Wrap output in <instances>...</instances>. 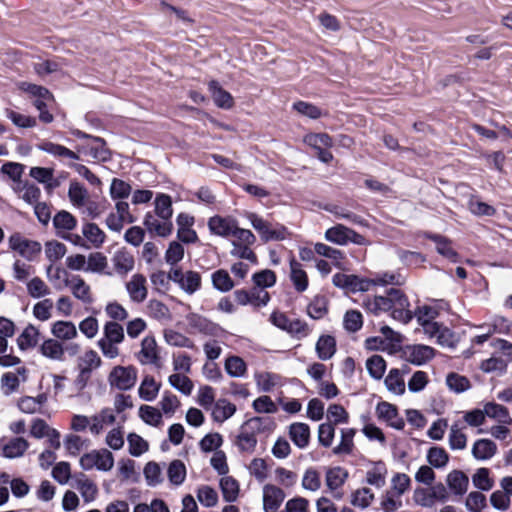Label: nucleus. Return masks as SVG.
I'll list each match as a JSON object with an SVG mask.
<instances>
[{
  "label": "nucleus",
  "instance_id": "obj_1",
  "mask_svg": "<svg viewBox=\"0 0 512 512\" xmlns=\"http://www.w3.org/2000/svg\"><path fill=\"white\" fill-rule=\"evenodd\" d=\"M137 381V370L133 366H115L108 375L111 388L120 391L130 390Z\"/></svg>",
  "mask_w": 512,
  "mask_h": 512
},
{
  "label": "nucleus",
  "instance_id": "obj_2",
  "mask_svg": "<svg viewBox=\"0 0 512 512\" xmlns=\"http://www.w3.org/2000/svg\"><path fill=\"white\" fill-rule=\"evenodd\" d=\"M79 462L84 470L96 468L100 471H110L114 466V457L107 449L92 450L81 456Z\"/></svg>",
  "mask_w": 512,
  "mask_h": 512
},
{
  "label": "nucleus",
  "instance_id": "obj_3",
  "mask_svg": "<svg viewBox=\"0 0 512 512\" xmlns=\"http://www.w3.org/2000/svg\"><path fill=\"white\" fill-rule=\"evenodd\" d=\"M248 219L252 227L260 234L262 240L265 242L284 240L289 236L286 227L278 225L273 228L267 221L254 213L248 214Z\"/></svg>",
  "mask_w": 512,
  "mask_h": 512
},
{
  "label": "nucleus",
  "instance_id": "obj_4",
  "mask_svg": "<svg viewBox=\"0 0 512 512\" xmlns=\"http://www.w3.org/2000/svg\"><path fill=\"white\" fill-rule=\"evenodd\" d=\"M325 239L331 243L344 246L349 242L357 245H366L367 241L361 234L342 225L337 224L325 232Z\"/></svg>",
  "mask_w": 512,
  "mask_h": 512
},
{
  "label": "nucleus",
  "instance_id": "obj_5",
  "mask_svg": "<svg viewBox=\"0 0 512 512\" xmlns=\"http://www.w3.org/2000/svg\"><path fill=\"white\" fill-rule=\"evenodd\" d=\"M111 263L112 275L115 274L123 278L135 269L136 259L128 248L120 247L112 254Z\"/></svg>",
  "mask_w": 512,
  "mask_h": 512
},
{
  "label": "nucleus",
  "instance_id": "obj_6",
  "mask_svg": "<svg viewBox=\"0 0 512 512\" xmlns=\"http://www.w3.org/2000/svg\"><path fill=\"white\" fill-rule=\"evenodd\" d=\"M389 301L391 316L404 324L411 321L413 312L409 309V301L407 297L397 289L389 291Z\"/></svg>",
  "mask_w": 512,
  "mask_h": 512
},
{
  "label": "nucleus",
  "instance_id": "obj_7",
  "mask_svg": "<svg viewBox=\"0 0 512 512\" xmlns=\"http://www.w3.org/2000/svg\"><path fill=\"white\" fill-rule=\"evenodd\" d=\"M64 286L68 287L72 296L84 305L94 302L92 288L82 276L75 274L71 278H65Z\"/></svg>",
  "mask_w": 512,
  "mask_h": 512
},
{
  "label": "nucleus",
  "instance_id": "obj_8",
  "mask_svg": "<svg viewBox=\"0 0 512 512\" xmlns=\"http://www.w3.org/2000/svg\"><path fill=\"white\" fill-rule=\"evenodd\" d=\"M170 279L187 294L195 293L201 285V276L195 271L183 272L180 268L170 269Z\"/></svg>",
  "mask_w": 512,
  "mask_h": 512
},
{
  "label": "nucleus",
  "instance_id": "obj_9",
  "mask_svg": "<svg viewBox=\"0 0 512 512\" xmlns=\"http://www.w3.org/2000/svg\"><path fill=\"white\" fill-rule=\"evenodd\" d=\"M8 245L12 251L19 253L22 257L27 259H32L41 251L39 242L27 239L18 232L9 236Z\"/></svg>",
  "mask_w": 512,
  "mask_h": 512
},
{
  "label": "nucleus",
  "instance_id": "obj_10",
  "mask_svg": "<svg viewBox=\"0 0 512 512\" xmlns=\"http://www.w3.org/2000/svg\"><path fill=\"white\" fill-rule=\"evenodd\" d=\"M333 284L348 292H365L372 287V281L368 278H360L354 274L336 273L332 278Z\"/></svg>",
  "mask_w": 512,
  "mask_h": 512
},
{
  "label": "nucleus",
  "instance_id": "obj_11",
  "mask_svg": "<svg viewBox=\"0 0 512 512\" xmlns=\"http://www.w3.org/2000/svg\"><path fill=\"white\" fill-rule=\"evenodd\" d=\"M439 311L432 306H420L417 308L413 316L416 317L418 324L422 327L423 332L430 338L437 332L438 322L435 319L438 317Z\"/></svg>",
  "mask_w": 512,
  "mask_h": 512
},
{
  "label": "nucleus",
  "instance_id": "obj_12",
  "mask_svg": "<svg viewBox=\"0 0 512 512\" xmlns=\"http://www.w3.org/2000/svg\"><path fill=\"white\" fill-rule=\"evenodd\" d=\"M125 290L133 303H142L148 296L147 280L143 274L135 273L125 283Z\"/></svg>",
  "mask_w": 512,
  "mask_h": 512
},
{
  "label": "nucleus",
  "instance_id": "obj_13",
  "mask_svg": "<svg viewBox=\"0 0 512 512\" xmlns=\"http://www.w3.org/2000/svg\"><path fill=\"white\" fill-rule=\"evenodd\" d=\"M159 358V349L155 337L152 335L145 336L137 353L138 361L143 365H154L157 364Z\"/></svg>",
  "mask_w": 512,
  "mask_h": 512
},
{
  "label": "nucleus",
  "instance_id": "obj_14",
  "mask_svg": "<svg viewBox=\"0 0 512 512\" xmlns=\"http://www.w3.org/2000/svg\"><path fill=\"white\" fill-rule=\"evenodd\" d=\"M376 414L379 419L385 421L389 426L401 430L405 423L399 416L397 407L389 402H380L376 406Z\"/></svg>",
  "mask_w": 512,
  "mask_h": 512
},
{
  "label": "nucleus",
  "instance_id": "obj_15",
  "mask_svg": "<svg viewBox=\"0 0 512 512\" xmlns=\"http://www.w3.org/2000/svg\"><path fill=\"white\" fill-rule=\"evenodd\" d=\"M285 499L284 491L276 485L266 484L263 487V509L265 512H276Z\"/></svg>",
  "mask_w": 512,
  "mask_h": 512
},
{
  "label": "nucleus",
  "instance_id": "obj_16",
  "mask_svg": "<svg viewBox=\"0 0 512 512\" xmlns=\"http://www.w3.org/2000/svg\"><path fill=\"white\" fill-rule=\"evenodd\" d=\"M406 360L415 365H423L435 356V350L427 345L415 344L405 348Z\"/></svg>",
  "mask_w": 512,
  "mask_h": 512
},
{
  "label": "nucleus",
  "instance_id": "obj_17",
  "mask_svg": "<svg viewBox=\"0 0 512 512\" xmlns=\"http://www.w3.org/2000/svg\"><path fill=\"white\" fill-rule=\"evenodd\" d=\"M388 469L385 463L378 461L371 465L365 473V482L367 485L381 489L386 485Z\"/></svg>",
  "mask_w": 512,
  "mask_h": 512
},
{
  "label": "nucleus",
  "instance_id": "obj_18",
  "mask_svg": "<svg viewBox=\"0 0 512 512\" xmlns=\"http://www.w3.org/2000/svg\"><path fill=\"white\" fill-rule=\"evenodd\" d=\"M86 273L112 276L108 269V257L99 251L91 252L87 255Z\"/></svg>",
  "mask_w": 512,
  "mask_h": 512
},
{
  "label": "nucleus",
  "instance_id": "obj_19",
  "mask_svg": "<svg viewBox=\"0 0 512 512\" xmlns=\"http://www.w3.org/2000/svg\"><path fill=\"white\" fill-rule=\"evenodd\" d=\"M51 334L59 342H65L75 339L78 336V330L72 321L58 320L52 324Z\"/></svg>",
  "mask_w": 512,
  "mask_h": 512
},
{
  "label": "nucleus",
  "instance_id": "obj_20",
  "mask_svg": "<svg viewBox=\"0 0 512 512\" xmlns=\"http://www.w3.org/2000/svg\"><path fill=\"white\" fill-rule=\"evenodd\" d=\"M237 221L230 217L213 216L208 221V227L211 233L221 236L228 237L235 230Z\"/></svg>",
  "mask_w": 512,
  "mask_h": 512
},
{
  "label": "nucleus",
  "instance_id": "obj_21",
  "mask_svg": "<svg viewBox=\"0 0 512 512\" xmlns=\"http://www.w3.org/2000/svg\"><path fill=\"white\" fill-rule=\"evenodd\" d=\"M29 448V442L23 437L11 438L1 447V455L8 459L22 457Z\"/></svg>",
  "mask_w": 512,
  "mask_h": 512
},
{
  "label": "nucleus",
  "instance_id": "obj_22",
  "mask_svg": "<svg viewBox=\"0 0 512 512\" xmlns=\"http://www.w3.org/2000/svg\"><path fill=\"white\" fill-rule=\"evenodd\" d=\"M82 235L95 248H101L106 242V233L93 222L84 223L82 226Z\"/></svg>",
  "mask_w": 512,
  "mask_h": 512
},
{
  "label": "nucleus",
  "instance_id": "obj_23",
  "mask_svg": "<svg viewBox=\"0 0 512 512\" xmlns=\"http://www.w3.org/2000/svg\"><path fill=\"white\" fill-rule=\"evenodd\" d=\"M405 371L400 369H391L385 377L384 384L387 390L396 395L400 396L405 393L406 384L404 379Z\"/></svg>",
  "mask_w": 512,
  "mask_h": 512
},
{
  "label": "nucleus",
  "instance_id": "obj_24",
  "mask_svg": "<svg viewBox=\"0 0 512 512\" xmlns=\"http://www.w3.org/2000/svg\"><path fill=\"white\" fill-rule=\"evenodd\" d=\"M40 340V330L33 324H28L17 337L19 349L25 351L35 348Z\"/></svg>",
  "mask_w": 512,
  "mask_h": 512
},
{
  "label": "nucleus",
  "instance_id": "obj_25",
  "mask_svg": "<svg viewBox=\"0 0 512 512\" xmlns=\"http://www.w3.org/2000/svg\"><path fill=\"white\" fill-rule=\"evenodd\" d=\"M289 437L300 449L308 446L310 440V428L306 423L296 422L289 426Z\"/></svg>",
  "mask_w": 512,
  "mask_h": 512
},
{
  "label": "nucleus",
  "instance_id": "obj_26",
  "mask_svg": "<svg viewBox=\"0 0 512 512\" xmlns=\"http://www.w3.org/2000/svg\"><path fill=\"white\" fill-rule=\"evenodd\" d=\"M235 444L241 452L253 453L257 445L256 433L243 424L236 437Z\"/></svg>",
  "mask_w": 512,
  "mask_h": 512
},
{
  "label": "nucleus",
  "instance_id": "obj_27",
  "mask_svg": "<svg viewBox=\"0 0 512 512\" xmlns=\"http://www.w3.org/2000/svg\"><path fill=\"white\" fill-rule=\"evenodd\" d=\"M375 494L369 487H360L351 492L349 503L356 508L366 509L374 501Z\"/></svg>",
  "mask_w": 512,
  "mask_h": 512
},
{
  "label": "nucleus",
  "instance_id": "obj_28",
  "mask_svg": "<svg viewBox=\"0 0 512 512\" xmlns=\"http://www.w3.org/2000/svg\"><path fill=\"white\" fill-rule=\"evenodd\" d=\"M39 350L42 356L54 361H62L64 358V346L55 338L44 340Z\"/></svg>",
  "mask_w": 512,
  "mask_h": 512
},
{
  "label": "nucleus",
  "instance_id": "obj_29",
  "mask_svg": "<svg viewBox=\"0 0 512 512\" xmlns=\"http://www.w3.org/2000/svg\"><path fill=\"white\" fill-rule=\"evenodd\" d=\"M143 223L148 231L154 232L161 237L169 236L173 230V224L171 221L162 219L158 220L150 213L145 215Z\"/></svg>",
  "mask_w": 512,
  "mask_h": 512
},
{
  "label": "nucleus",
  "instance_id": "obj_30",
  "mask_svg": "<svg viewBox=\"0 0 512 512\" xmlns=\"http://www.w3.org/2000/svg\"><path fill=\"white\" fill-rule=\"evenodd\" d=\"M497 451L496 444L490 439H478L472 446V455L477 460H488L492 458Z\"/></svg>",
  "mask_w": 512,
  "mask_h": 512
},
{
  "label": "nucleus",
  "instance_id": "obj_31",
  "mask_svg": "<svg viewBox=\"0 0 512 512\" xmlns=\"http://www.w3.org/2000/svg\"><path fill=\"white\" fill-rule=\"evenodd\" d=\"M348 476H349L348 471L342 467L337 466V467L329 468L326 471V475H325V483H326L327 488L331 492L336 491L337 489H339L340 487H342L344 485V483L348 479Z\"/></svg>",
  "mask_w": 512,
  "mask_h": 512
},
{
  "label": "nucleus",
  "instance_id": "obj_32",
  "mask_svg": "<svg viewBox=\"0 0 512 512\" xmlns=\"http://www.w3.org/2000/svg\"><path fill=\"white\" fill-rule=\"evenodd\" d=\"M13 190L28 204L35 205L39 202L41 191L34 184L18 182L13 186Z\"/></svg>",
  "mask_w": 512,
  "mask_h": 512
},
{
  "label": "nucleus",
  "instance_id": "obj_33",
  "mask_svg": "<svg viewBox=\"0 0 512 512\" xmlns=\"http://www.w3.org/2000/svg\"><path fill=\"white\" fill-rule=\"evenodd\" d=\"M102 365V359L98 353L93 349H87L82 355L77 358L78 370L91 372L98 369Z\"/></svg>",
  "mask_w": 512,
  "mask_h": 512
},
{
  "label": "nucleus",
  "instance_id": "obj_34",
  "mask_svg": "<svg viewBox=\"0 0 512 512\" xmlns=\"http://www.w3.org/2000/svg\"><path fill=\"white\" fill-rule=\"evenodd\" d=\"M68 198L75 208L81 209L87 203V200L89 199V193L81 183L77 181H71L68 189Z\"/></svg>",
  "mask_w": 512,
  "mask_h": 512
},
{
  "label": "nucleus",
  "instance_id": "obj_35",
  "mask_svg": "<svg viewBox=\"0 0 512 512\" xmlns=\"http://www.w3.org/2000/svg\"><path fill=\"white\" fill-rule=\"evenodd\" d=\"M301 487L306 492H318L322 487L320 472L313 467L307 468L302 475Z\"/></svg>",
  "mask_w": 512,
  "mask_h": 512
},
{
  "label": "nucleus",
  "instance_id": "obj_36",
  "mask_svg": "<svg viewBox=\"0 0 512 512\" xmlns=\"http://www.w3.org/2000/svg\"><path fill=\"white\" fill-rule=\"evenodd\" d=\"M290 279L298 292H304L308 288V276L302 264L296 260L290 262Z\"/></svg>",
  "mask_w": 512,
  "mask_h": 512
},
{
  "label": "nucleus",
  "instance_id": "obj_37",
  "mask_svg": "<svg viewBox=\"0 0 512 512\" xmlns=\"http://www.w3.org/2000/svg\"><path fill=\"white\" fill-rule=\"evenodd\" d=\"M53 225L57 234L61 236L76 228L77 219L68 211H59L53 218Z\"/></svg>",
  "mask_w": 512,
  "mask_h": 512
},
{
  "label": "nucleus",
  "instance_id": "obj_38",
  "mask_svg": "<svg viewBox=\"0 0 512 512\" xmlns=\"http://www.w3.org/2000/svg\"><path fill=\"white\" fill-rule=\"evenodd\" d=\"M39 149L52 156L70 159L72 161L79 160L80 158L77 152H74L63 145L56 144L50 141L43 142L39 146Z\"/></svg>",
  "mask_w": 512,
  "mask_h": 512
},
{
  "label": "nucleus",
  "instance_id": "obj_39",
  "mask_svg": "<svg viewBox=\"0 0 512 512\" xmlns=\"http://www.w3.org/2000/svg\"><path fill=\"white\" fill-rule=\"evenodd\" d=\"M160 383H157L156 380L152 376H146L142 380L138 394L139 397L144 401H153L156 399L159 391H160Z\"/></svg>",
  "mask_w": 512,
  "mask_h": 512
},
{
  "label": "nucleus",
  "instance_id": "obj_40",
  "mask_svg": "<svg viewBox=\"0 0 512 512\" xmlns=\"http://www.w3.org/2000/svg\"><path fill=\"white\" fill-rule=\"evenodd\" d=\"M138 416L144 423L153 427H159L163 424L162 412L154 406L141 405Z\"/></svg>",
  "mask_w": 512,
  "mask_h": 512
},
{
  "label": "nucleus",
  "instance_id": "obj_41",
  "mask_svg": "<svg viewBox=\"0 0 512 512\" xmlns=\"http://www.w3.org/2000/svg\"><path fill=\"white\" fill-rule=\"evenodd\" d=\"M483 410L485 413V417L495 419L498 422L504 424L512 423V419L509 415L508 409L500 404L494 402H487L486 404H484Z\"/></svg>",
  "mask_w": 512,
  "mask_h": 512
},
{
  "label": "nucleus",
  "instance_id": "obj_42",
  "mask_svg": "<svg viewBox=\"0 0 512 512\" xmlns=\"http://www.w3.org/2000/svg\"><path fill=\"white\" fill-rule=\"evenodd\" d=\"M236 406L227 399H219L214 404L212 417L216 422H224L234 415Z\"/></svg>",
  "mask_w": 512,
  "mask_h": 512
},
{
  "label": "nucleus",
  "instance_id": "obj_43",
  "mask_svg": "<svg viewBox=\"0 0 512 512\" xmlns=\"http://www.w3.org/2000/svg\"><path fill=\"white\" fill-rule=\"evenodd\" d=\"M47 396L39 394L36 397L25 396L19 399L18 408L27 414H34L41 410V407L46 403Z\"/></svg>",
  "mask_w": 512,
  "mask_h": 512
},
{
  "label": "nucleus",
  "instance_id": "obj_44",
  "mask_svg": "<svg viewBox=\"0 0 512 512\" xmlns=\"http://www.w3.org/2000/svg\"><path fill=\"white\" fill-rule=\"evenodd\" d=\"M402 497L385 490L379 499V509L382 512H398L403 507Z\"/></svg>",
  "mask_w": 512,
  "mask_h": 512
},
{
  "label": "nucleus",
  "instance_id": "obj_45",
  "mask_svg": "<svg viewBox=\"0 0 512 512\" xmlns=\"http://www.w3.org/2000/svg\"><path fill=\"white\" fill-rule=\"evenodd\" d=\"M209 89L212 93L215 104L223 109H230L233 106V98L231 94L222 89L216 81L209 83Z\"/></svg>",
  "mask_w": 512,
  "mask_h": 512
},
{
  "label": "nucleus",
  "instance_id": "obj_46",
  "mask_svg": "<svg viewBox=\"0 0 512 512\" xmlns=\"http://www.w3.org/2000/svg\"><path fill=\"white\" fill-rule=\"evenodd\" d=\"M447 485L455 494L462 495L468 489L469 480L463 472L455 470L448 474Z\"/></svg>",
  "mask_w": 512,
  "mask_h": 512
},
{
  "label": "nucleus",
  "instance_id": "obj_47",
  "mask_svg": "<svg viewBox=\"0 0 512 512\" xmlns=\"http://www.w3.org/2000/svg\"><path fill=\"white\" fill-rule=\"evenodd\" d=\"M84 152L97 161L105 162L110 159V151L102 138L94 137L93 144L85 147Z\"/></svg>",
  "mask_w": 512,
  "mask_h": 512
},
{
  "label": "nucleus",
  "instance_id": "obj_48",
  "mask_svg": "<svg viewBox=\"0 0 512 512\" xmlns=\"http://www.w3.org/2000/svg\"><path fill=\"white\" fill-rule=\"evenodd\" d=\"M316 352L321 360L330 359L336 352L335 338L330 335L321 336L316 343Z\"/></svg>",
  "mask_w": 512,
  "mask_h": 512
},
{
  "label": "nucleus",
  "instance_id": "obj_49",
  "mask_svg": "<svg viewBox=\"0 0 512 512\" xmlns=\"http://www.w3.org/2000/svg\"><path fill=\"white\" fill-rule=\"evenodd\" d=\"M109 342L121 344L125 339L124 328L115 321H107L103 326V337Z\"/></svg>",
  "mask_w": 512,
  "mask_h": 512
},
{
  "label": "nucleus",
  "instance_id": "obj_50",
  "mask_svg": "<svg viewBox=\"0 0 512 512\" xmlns=\"http://www.w3.org/2000/svg\"><path fill=\"white\" fill-rule=\"evenodd\" d=\"M220 488L226 502H234L239 495V483L231 476H224L220 479Z\"/></svg>",
  "mask_w": 512,
  "mask_h": 512
},
{
  "label": "nucleus",
  "instance_id": "obj_51",
  "mask_svg": "<svg viewBox=\"0 0 512 512\" xmlns=\"http://www.w3.org/2000/svg\"><path fill=\"white\" fill-rule=\"evenodd\" d=\"M354 428H343L340 431L341 440L340 443L334 447L333 452L335 454H350L354 448V436H355Z\"/></svg>",
  "mask_w": 512,
  "mask_h": 512
},
{
  "label": "nucleus",
  "instance_id": "obj_52",
  "mask_svg": "<svg viewBox=\"0 0 512 512\" xmlns=\"http://www.w3.org/2000/svg\"><path fill=\"white\" fill-rule=\"evenodd\" d=\"M411 486V479L405 473H395L390 480L389 492L403 496Z\"/></svg>",
  "mask_w": 512,
  "mask_h": 512
},
{
  "label": "nucleus",
  "instance_id": "obj_53",
  "mask_svg": "<svg viewBox=\"0 0 512 512\" xmlns=\"http://www.w3.org/2000/svg\"><path fill=\"white\" fill-rule=\"evenodd\" d=\"M428 237L435 242L436 250L439 254L448 258L452 262L457 261L458 254L452 248L450 240L440 235H429Z\"/></svg>",
  "mask_w": 512,
  "mask_h": 512
},
{
  "label": "nucleus",
  "instance_id": "obj_54",
  "mask_svg": "<svg viewBox=\"0 0 512 512\" xmlns=\"http://www.w3.org/2000/svg\"><path fill=\"white\" fill-rule=\"evenodd\" d=\"M167 476L171 484L181 485L186 478V466L181 460H173L167 468Z\"/></svg>",
  "mask_w": 512,
  "mask_h": 512
},
{
  "label": "nucleus",
  "instance_id": "obj_55",
  "mask_svg": "<svg viewBox=\"0 0 512 512\" xmlns=\"http://www.w3.org/2000/svg\"><path fill=\"white\" fill-rule=\"evenodd\" d=\"M225 370L231 377L240 378L247 372L245 361L239 356H229L225 360Z\"/></svg>",
  "mask_w": 512,
  "mask_h": 512
},
{
  "label": "nucleus",
  "instance_id": "obj_56",
  "mask_svg": "<svg viewBox=\"0 0 512 512\" xmlns=\"http://www.w3.org/2000/svg\"><path fill=\"white\" fill-rule=\"evenodd\" d=\"M169 384L184 395H190L193 390V382L185 373H174L168 377Z\"/></svg>",
  "mask_w": 512,
  "mask_h": 512
},
{
  "label": "nucleus",
  "instance_id": "obj_57",
  "mask_svg": "<svg viewBox=\"0 0 512 512\" xmlns=\"http://www.w3.org/2000/svg\"><path fill=\"white\" fill-rule=\"evenodd\" d=\"M365 366L369 375L376 380H380L386 370V362L380 355L369 357L366 360Z\"/></svg>",
  "mask_w": 512,
  "mask_h": 512
},
{
  "label": "nucleus",
  "instance_id": "obj_58",
  "mask_svg": "<svg viewBox=\"0 0 512 512\" xmlns=\"http://www.w3.org/2000/svg\"><path fill=\"white\" fill-rule=\"evenodd\" d=\"M76 489L80 492L85 502H92L98 494L97 485L86 477L77 480Z\"/></svg>",
  "mask_w": 512,
  "mask_h": 512
},
{
  "label": "nucleus",
  "instance_id": "obj_59",
  "mask_svg": "<svg viewBox=\"0 0 512 512\" xmlns=\"http://www.w3.org/2000/svg\"><path fill=\"white\" fill-rule=\"evenodd\" d=\"M303 141L316 151L330 148L333 145L332 138L326 133H309L304 137Z\"/></svg>",
  "mask_w": 512,
  "mask_h": 512
},
{
  "label": "nucleus",
  "instance_id": "obj_60",
  "mask_svg": "<svg viewBox=\"0 0 512 512\" xmlns=\"http://www.w3.org/2000/svg\"><path fill=\"white\" fill-rule=\"evenodd\" d=\"M155 213L162 220L170 221L173 214L172 201L170 196L160 194L155 199Z\"/></svg>",
  "mask_w": 512,
  "mask_h": 512
},
{
  "label": "nucleus",
  "instance_id": "obj_61",
  "mask_svg": "<svg viewBox=\"0 0 512 512\" xmlns=\"http://www.w3.org/2000/svg\"><path fill=\"white\" fill-rule=\"evenodd\" d=\"M164 340L170 346L183 347V348H194V343L185 335L172 329L164 331Z\"/></svg>",
  "mask_w": 512,
  "mask_h": 512
},
{
  "label": "nucleus",
  "instance_id": "obj_62",
  "mask_svg": "<svg viewBox=\"0 0 512 512\" xmlns=\"http://www.w3.org/2000/svg\"><path fill=\"white\" fill-rule=\"evenodd\" d=\"M54 307V303L51 299L45 298L41 301H38L36 304H34L32 308V314L33 316L41 321L45 322L48 321L52 317V310Z\"/></svg>",
  "mask_w": 512,
  "mask_h": 512
},
{
  "label": "nucleus",
  "instance_id": "obj_63",
  "mask_svg": "<svg viewBox=\"0 0 512 512\" xmlns=\"http://www.w3.org/2000/svg\"><path fill=\"white\" fill-rule=\"evenodd\" d=\"M27 292L32 298H42L48 296L51 290L40 277H34L27 283Z\"/></svg>",
  "mask_w": 512,
  "mask_h": 512
},
{
  "label": "nucleus",
  "instance_id": "obj_64",
  "mask_svg": "<svg viewBox=\"0 0 512 512\" xmlns=\"http://www.w3.org/2000/svg\"><path fill=\"white\" fill-rule=\"evenodd\" d=\"M343 326L348 332H356L363 326V316L358 310H348L343 317Z\"/></svg>",
  "mask_w": 512,
  "mask_h": 512
}]
</instances>
